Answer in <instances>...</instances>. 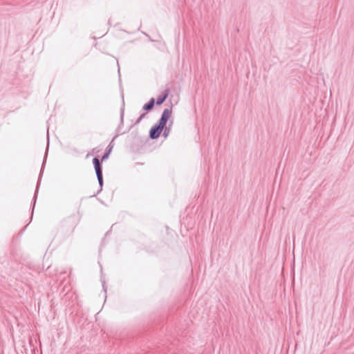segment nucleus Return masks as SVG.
Segmentation results:
<instances>
[{
    "instance_id": "10",
    "label": "nucleus",
    "mask_w": 354,
    "mask_h": 354,
    "mask_svg": "<svg viewBox=\"0 0 354 354\" xmlns=\"http://www.w3.org/2000/svg\"><path fill=\"white\" fill-rule=\"evenodd\" d=\"M37 192H35V196H34V199H35V202H34V204H35V201H36V198H37ZM35 206V205H33V207Z\"/></svg>"
},
{
    "instance_id": "2",
    "label": "nucleus",
    "mask_w": 354,
    "mask_h": 354,
    "mask_svg": "<svg viewBox=\"0 0 354 354\" xmlns=\"http://www.w3.org/2000/svg\"><path fill=\"white\" fill-rule=\"evenodd\" d=\"M81 216L78 212L72 214L64 218L59 224V232L63 239L71 236L77 225L79 224Z\"/></svg>"
},
{
    "instance_id": "5",
    "label": "nucleus",
    "mask_w": 354,
    "mask_h": 354,
    "mask_svg": "<svg viewBox=\"0 0 354 354\" xmlns=\"http://www.w3.org/2000/svg\"><path fill=\"white\" fill-rule=\"evenodd\" d=\"M169 94V88H166L162 92V93L158 97L156 102V104L159 106V105H161L162 104H163L164 102L167 98Z\"/></svg>"
},
{
    "instance_id": "6",
    "label": "nucleus",
    "mask_w": 354,
    "mask_h": 354,
    "mask_svg": "<svg viewBox=\"0 0 354 354\" xmlns=\"http://www.w3.org/2000/svg\"><path fill=\"white\" fill-rule=\"evenodd\" d=\"M155 104V99L153 97H151L149 101L145 104L142 106V109L146 111H150L153 109Z\"/></svg>"
},
{
    "instance_id": "4",
    "label": "nucleus",
    "mask_w": 354,
    "mask_h": 354,
    "mask_svg": "<svg viewBox=\"0 0 354 354\" xmlns=\"http://www.w3.org/2000/svg\"><path fill=\"white\" fill-rule=\"evenodd\" d=\"M163 129H164L158 124H154L149 130V138L152 140L158 139Z\"/></svg>"
},
{
    "instance_id": "8",
    "label": "nucleus",
    "mask_w": 354,
    "mask_h": 354,
    "mask_svg": "<svg viewBox=\"0 0 354 354\" xmlns=\"http://www.w3.org/2000/svg\"><path fill=\"white\" fill-rule=\"evenodd\" d=\"M142 119L139 117L136 121L135 124H138L141 122Z\"/></svg>"
},
{
    "instance_id": "9",
    "label": "nucleus",
    "mask_w": 354,
    "mask_h": 354,
    "mask_svg": "<svg viewBox=\"0 0 354 354\" xmlns=\"http://www.w3.org/2000/svg\"><path fill=\"white\" fill-rule=\"evenodd\" d=\"M147 113H142L140 115V118L142 120L143 118H145V117L146 116Z\"/></svg>"
},
{
    "instance_id": "1",
    "label": "nucleus",
    "mask_w": 354,
    "mask_h": 354,
    "mask_svg": "<svg viewBox=\"0 0 354 354\" xmlns=\"http://www.w3.org/2000/svg\"><path fill=\"white\" fill-rule=\"evenodd\" d=\"M124 106L121 108L120 109V125L118 127L116 131L117 134L113 137L112 141L110 142V144L107 146L106 151L104 153V155L102 156L101 160H100L97 157H94L93 158V165L95 171L97 179L100 185V190L98 191V193H100L102 190V187L104 184L103 181V174H102V162L106 160L109 156L110 153L112 151V149L113 147V145H112V142L113 140L118 136L120 134H123L125 132H120V127L123 125L124 124Z\"/></svg>"
},
{
    "instance_id": "7",
    "label": "nucleus",
    "mask_w": 354,
    "mask_h": 354,
    "mask_svg": "<svg viewBox=\"0 0 354 354\" xmlns=\"http://www.w3.org/2000/svg\"><path fill=\"white\" fill-rule=\"evenodd\" d=\"M172 123H173V122H172V121H170V122H169V125H168V126H166V127L164 128V129H163V135H162V136H163V137H164L165 138H166L169 136V133H170V129H171V127Z\"/></svg>"
},
{
    "instance_id": "3",
    "label": "nucleus",
    "mask_w": 354,
    "mask_h": 354,
    "mask_svg": "<svg viewBox=\"0 0 354 354\" xmlns=\"http://www.w3.org/2000/svg\"><path fill=\"white\" fill-rule=\"evenodd\" d=\"M172 108L165 109L160 116V118L156 124L162 127L163 129L166 127L167 122L171 116Z\"/></svg>"
}]
</instances>
